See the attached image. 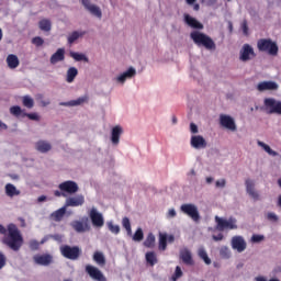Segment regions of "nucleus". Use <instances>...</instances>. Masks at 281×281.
I'll use <instances>...</instances> for the list:
<instances>
[{"label":"nucleus","mask_w":281,"mask_h":281,"mask_svg":"<svg viewBox=\"0 0 281 281\" xmlns=\"http://www.w3.org/2000/svg\"><path fill=\"white\" fill-rule=\"evenodd\" d=\"M80 205H85V195L78 194L76 196H70L66 200V207H80Z\"/></svg>","instance_id":"dca6fc26"},{"label":"nucleus","mask_w":281,"mask_h":281,"mask_svg":"<svg viewBox=\"0 0 281 281\" xmlns=\"http://www.w3.org/2000/svg\"><path fill=\"white\" fill-rule=\"evenodd\" d=\"M226 181H225V179H221V180H217L216 182H215V187L216 188H225V186H226Z\"/></svg>","instance_id":"5fc2aeb1"},{"label":"nucleus","mask_w":281,"mask_h":281,"mask_svg":"<svg viewBox=\"0 0 281 281\" xmlns=\"http://www.w3.org/2000/svg\"><path fill=\"white\" fill-rule=\"evenodd\" d=\"M256 280L257 281H267V279H265V277H257Z\"/></svg>","instance_id":"774afa93"},{"label":"nucleus","mask_w":281,"mask_h":281,"mask_svg":"<svg viewBox=\"0 0 281 281\" xmlns=\"http://www.w3.org/2000/svg\"><path fill=\"white\" fill-rule=\"evenodd\" d=\"M70 57L74 58V60H77V63H80L81 60H83L85 63H89V58L85 56V54L70 52Z\"/></svg>","instance_id":"ea45409f"},{"label":"nucleus","mask_w":281,"mask_h":281,"mask_svg":"<svg viewBox=\"0 0 281 281\" xmlns=\"http://www.w3.org/2000/svg\"><path fill=\"white\" fill-rule=\"evenodd\" d=\"M137 74V70H135V68L133 67H130L125 72L121 74L119 77H117V82H126V79L127 78H133L135 77Z\"/></svg>","instance_id":"393cba45"},{"label":"nucleus","mask_w":281,"mask_h":281,"mask_svg":"<svg viewBox=\"0 0 281 281\" xmlns=\"http://www.w3.org/2000/svg\"><path fill=\"white\" fill-rule=\"evenodd\" d=\"M85 34H87V32L74 31V32L68 36V43H69V45H72V43H76V41H78V38H80V36H85Z\"/></svg>","instance_id":"58836bf2"},{"label":"nucleus","mask_w":281,"mask_h":281,"mask_svg":"<svg viewBox=\"0 0 281 281\" xmlns=\"http://www.w3.org/2000/svg\"><path fill=\"white\" fill-rule=\"evenodd\" d=\"M158 249L160 251H166V249H168V234L159 233Z\"/></svg>","instance_id":"cd10ccee"},{"label":"nucleus","mask_w":281,"mask_h":281,"mask_svg":"<svg viewBox=\"0 0 281 281\" xmlns=\"http://www.w3.org/2000/svg\"><path fill=\"white\" fill-rule=\"evenodd\" d=\"M168 243H175V235H167Z\"/></svg>","instance_id":"69168bd1"},{"label":"nucleus","mask_w":281,"mask_h":281,"mask_svg":"<svg viewBox=\"0 0 281 281\" xmlns=\"http://www.w3.org/2000/svg\"><path fill=\"white\" fill-rule=\"evenodd\" d=\"M33 260L35 265H41L42 267H49L52 262H54V256L49 254H44V255H35L33 257Z\"/></svg>","instance_id":"4468645a"},{"label":"nucleus","mask_w":281,"mask_h":281,"mask_svg":"<svg viewBox=\"0 0 281 281\" xmlns=\"http://www.w3.org/2000/svg\"><path fill=\"white\" fill-rule=\"evenodd\" d=\"M267 218L268 221H273V223L278 222V215L276 213H268Z\"/></svg>","instance_id":"6e6d98bb"},{"label":"nucleus","mask_w":281,"mask_h":281,"mask_svg":"<svg viewBox=\"0 0 281 281\" xmlns=\"http://www.w3.org/2000/svg\"><path fill=\"white\" fill-rule=\"evenodd\" d=\"M58 189L60 190V192H64V194H76V192L80 190L78 183L72 180H67L59 183Z\"/></svg>","instance_id":"1a4fd4ad"},{"label":"nucleus","mask_w":281,"mask_h":281,"mask_svg":"<svg viewBox=\"0 0 281 281\" xmlns=\"http://www.w3.org/2000/svg\"><path fill=\"white\" fill-rule=\"evenodd\" d=\"M36 100H40L42 103V106H47L49 104V101H44L43 100V94H37Z\"/></svg>","instance_id":"13d9d810"},{"label":"nucleus","mask_w":281,"mask_h":281,"mask_svg":"<svg viewBox=\"0 0 281 281\" xmlns=\"http://www.w3.org/2000/svg\"><path fill=\"white\" fill-rule=\"evenodd\" d=\"M232 247L236 249L239 254H243L247 249V243L241 236H234L232 238Z\"/></svg>","instance_id":"a211bd4d"},{"label":"nucleus","mask_w":281,"mask_h":281,"mask_svg":"<svg viewBox=\"0 0 281 281\" xmlns=\"http://www.w3.org/2000/svg\"><path fill=\"white\" fill-rule=\"evenodd\" d=\"M224 236L222 233L217 234V235H213V240H215L216 243H218V240H223Z\"/></svg>","instance_id":"052dcab7"},{"label":"nucleus","mask_w":281,"mask_h":281,"mask_svg":"<svg viewBox=\"0 0 281 281\" xmlns=\"http://www.w3.org/2000/svg\"><path fill=\"white\" fill-rule=\"evenodd\" d=\"M175 216H177V211H175V209L169 210L168 217L169 218H175Z\"/></svg>","instance_id":"680f3d73"},{"label":"nucleus","mask_w":281,"mask_h":281,"mask_svg":"<svg viewBox=\"0 0 281 281\" xmlns=\"http://www.w3.org/2000/svg\"><path fill=\"white\" fill-rule=\"evenodd\" d=\"M89 102V95L79 97L77 100H71L68 102H60V106H80Z\"/></svg>","instance_id":"4be33fe9"},{"label":"nucleus","mask_w":281,"mask_h":281,"mask_svg":"<svg viewBox=\"0 0 281 281\" xmlns=\"http://www.w3.org/2000/svg\"><path fill=\"white\" fill-rule=\"evenodd\" d=\"M191 146L192 148L201 149V148H207V142L203 136L195 135L191 137Z\"/></svg>","instance_id":"6ab92c4d"},{"label":"nucleus","mask_w":281,"mask_h":281,"mask_svg":"<svg viewBox=\"0 0 281 281\" xmlns=\"http://www.w3.org/2000/svg\"><path fill=\"white\" fill-rule=\"evenodd\" d=\"M180 210L183 214H187L194 223H199L201 221V214L199 213V209L194 204H182Z\"/></svg>","instance_id":"423d86ee"},{"label":"nucleus","mask_w":281,"mask_h":281,"mask_svg":"<svg viewBox=\"0 0 281 281\" xmlns=\"http://www.w3.org/2000/svg\"><path fill=\"white\" fill-rule=\"evenodd\" d=\"M0 234L4 236L2 244L7 245L12 251H19L23 247V235H21V231L15 224L11 223L7 228L0 224Z\"/></svg>","instance_id":"f257e3e1"},{"label":"nucleus","mask_w":281,"mask_h":281,"mask_svg":"<svg viewBox=\"0 0 281 281\" xmlns=\"http://www.w3.org/2000/svg\"><path fill=\"white\" fill-rule=\"evenodd\" d=\"M198 256L205 262V265H212V259L207 256L205 248H199Z\"/></svg>","instance_id":"c9c22d12"},{"label":"nucleus","mask_w":281,"mask_h":281,"mask_svg":"<svg viewBox=\"0 0 281 281\" xmlns=\"http://www.w3.org/2000/svg\"><path fill=\"white\" fill-rule=\"evenodd\" d=\"M257 144H258V146H260V148H262L265 150V153L270 155V157H278V151L271 149V147L269 145H267L266 143H263L262 140H258Z\"/></svg>","instance_id":"2f4dec72"},{"label":"nucleus","mask_w":281,"mask_h":281,"mask_svg":"<svg viewBox=\"0 0 281 281\" xmlns=\"http://www.w3.org/2000/svg\"><path fill=\"white\" fill-rule=\"evenodd\" d=\"M35 148L38 153H49V150H52V145L45 140H38Z\"/></svg>","instance_id":"c85d7f7f"},{"label":"nucleus","mask_w":281,"mask_h":281,"mask_svg":"<svg viewBox=\"0 0 281 281\" xmlns=\"http://www.w3.org/2000/svg\"><path fill=\"white\" fill-rule=\"evenodd\" d=\"M241 30L245 34V36H248L249 35V26L247 25V20H244L243 23H241Z\"/></svg>","instance_id":"603ef678"},{"label":"nucleus","mask_w":281,"mask_h":281,"mask_svg":"<svg viewBox=\"0 0 281 281\" xmlns=\"http://www.w3.org/2000/svg\"><path fill=\"white\" fill-rule=\"evenodd\" d=\"M89 217L93 227L104 226V216H102V213L98 212V210L91 209L89 213Z\"/></svg>","instance_id":"f8f14e48"},{"label":"nucleus","mask_w":281,"mask_h":281,"mask_svg":"<svg viewBox=\"0 0 281 281\" xmlns=\"http://www.w3.org/2000/svg\"><path fill=\"white\" fill-rule=\"evenodd\" d=\"M108 229H110L112 234H120V225H114L112 222L108 223Z\"/></svg>","instance_id":"49530a36"},{"label":"nucleus","mask_w":281,"mask_h":281,"mask_svg":"<svg viewBox=\"0 0 281 281\" xmlns=\"http://www.w3.org/2000/svg\"><path fill=\"white\" fill-rule=\"evenodd\" d=\"M193 43L198 45V47H205V49H216V44L214 43V40L210 37L209 35H205V33L195 31L190 34Z\"/></svg>","instance_id":"f03ea898"},{"label":"nucleus","mask_w":281,"mask_h":281,"mask_svg":"<svg viewBox=\"0 0 281 281\" xmlns=\"http://www.w3.org/2000/svg\"><path fill=\"white\" fill-rule=\"evenodd\" d=\"M265 240V235H252L251 243H262Z\"/></svg>","instance_id":"3c124183"},{"label":"nucleus","mask_w":281,"mask_h":281,"mask_svg":"<svg viewBox=\"0 0 281 281\" xmlns=\"http://www.w3.org/2000/svg\"><path fill=\"white\" fill-rule=\"evenodd\" d=\"M220 255L222 256V258H229V248L227 247H222L220 250Z\"/></svg>","instance_id":"8fccbe9b"},{"label":"nucleus","mask_w":281,"mask_h":281,"mask_svg":"<svg viewBox=\"0 0 281 281\" xmlns=\"http://www.w3.org/2000/svg\"><path fill=\"white\" fill-rule=\"evenodd\" d=\"M70 226L77 234H85L86 232H91V224H89V217L85 216L81 221H72Z\"/></svg>","instance_id":"0eeeda50"},{"label":"nucleus","mask_w":281,"mask_h":281,"mask_svg":"<svg viewBox=\"0 0 281 281\" xmlns=\"http://www.w3.org/2000/svg\"><path fill=\"white\" fill-rule=\"evenodd\" d=\"M182 276H183V271L181 270V267L177 266L176 271L172 276V280L173 281L179 280V278H181Z\"/></svg>","instance_id":"de8ad7c7"},{"label":"nucleus","mask_w":281,"mask_h":281,"mask_svg":"<svg viewBox=\"0 0 281 281\" xmlns=\"http://www.w3.org/2000/svg\"><path fill=\"white\" fill-rule=\"evenodd\" d=\"M38 27L42 32H52V21L43 19L38 22Z\"/></svg>","instance_id":"473e14b6"},{"label":"nucleus","mask_w":281,"mask_h":281,"mask_svg":"<svg viewBox=\"0 0 281 281\" xmlns=\"http://www.w3.org/2000/svg\"><path fill=\"white\" fill-rule=\"evenodd\" d=\"M86 273H88V276H90V278L92 280H97V281H106V277H104V274L102 273V271H100V269H98L94 266L91 265H87L86 266Z\"/></svg>","instance_id":"9b49d317"},{"label":"nucleus","mask_w":281,"mask_h":281,"mask_svg":"<svg viewBox=\"0 0 281 281\" xmlns=\"http://www.w3.org/2000/svg\"><path fill=\"white\" fill-rule=\"evenodd\" d=\"M133 240L135 243H142L144 240V231L139 227L133 235Z\"/></svg>","instance_id":"37998d69"},{"label":"nucleus","mask_w":281,"mask_h":281,"mask_svg":"<svg viewBox=\"0 0 281 281\" xmlns=\"http://www.w3.org/2000/svg\"><path fill=\"white\" fill-rule=\"evenodd\" d=\"M257 48L259 52L269 54V56H276L280 48L278 43L273 42L271 38H260L257 41Z\"/></svg>","instance_id":"7ed1b4c3"},{"label":"nucleus","mask_w":281,"mask_h":281,"mask_svg":"<svg viewBox=\"0 0 281 281\" xmlns=\"http://www.w3.org/2000/svg\"><path fill=\"white\" fill-rule=\"evenodd\" d=\"M215 223L216 229L218 232H225V229H238L236 217H229L228 220H225L216 215Z\"/></svg>","instance_id":"39448f33"},{"label":"nucleus","mask_w":281,"mask_h":281,"mask_svg":"<svg viewBox=\"0 0 281 281\" xmlns=\"http://www.w3.org/2000/svg\"><path fill=\"white\" fill-rule=\"evenodd\" d=\"M10 113L11 115H14V117H23V113L25 112L23 111V109H21V106L13 105L10 108Z\"/></svg>","instance_id":"a19ab883"},{"label":"nucleus","mask_w":281,"mask_h":281,"mask_svg":"<svg viewBox=\"0 0 281 281\" xmlns=\"http://www.w3.org/2000/svg\"><path fill=\"white\" fill-rule=\"evenodd\" d=\"M65 214H67V206H63L58 209L57 211L52 213V218H54L56 222L63 221Z\"/></svg>","instance_id":"7c9ffc66"},{"label":"nucleus","mask_w":281,"mask_h":281,"mask_svg":"<svg viewBox=\"0 0 281 281\" xmlns=\"http://www.w3.org/2000/svg\"><path fill=\"white\" fill-rule=\"evenodd\" d=\"M184 22L193 30H203V24L196 19L192 18L190 14H184Z\"/></svg>","instance_id":"5701e85b"},{"label":"nucleus","mask_w":281,"mask_h":281,"mask_svg":"<svg viewBox=\"0 0 281 281\" xmlns=\"http://www.w3.org/2000/svg\"><path fill=\"white\" fill-rule=\"evenodd\" d=\"M59 251L64 258H67V260H78L82 255V250L78 246L64 245L60 246Z\"/></svg>","instance_id":"20e7f679"},{"label":"nucleus","mask_w":281,"mask_h":281,"mask_svg":"<svg viewBox=\"0 0 281 281\" xmlns=\"http://www.w3.org/2000/svg\"><path fill=\"white\" fill-rule=\"evenodd\" d=\"M93 260L97 262V265H100L101 267H104L106 265V259L104 258V255L100 251H95L93 254Z\"/></svg>","instance_id":"e433bc0d"},{"label":"nucleus","mask_w":281,"mask_h":281,"mask_svg":"<svg viewBox=\"0 0 281 281\" xmlns=\"http://www.w3.org/2000/svg\"><path fill=\"white\" fill-rule=\"evenodd\" d=\"M122 225L124 229H126L128 236H131V234H133V229L131 227V220L128 217H123Z\"/></svg>","instance_id":"c03bdc74"},{"label":"nucleus","mask_w":281,"mask_h":281,"mask_svg":"<svg viewBox=\"0 0 281 281\" xmlns=\"http://www.w3.org/2000/svg\"><path fill=\"white\" fill-rule=\"evenodd\" d=\"M122 133H124V131L120 125H116L112 128L111 142L112 144H114V146H117V144H120V137L122 136Z\"/></svg>","instance_id":"b1692460"},{"label":"nucleus","mask_w":281,"mask_h":281,"mask_svg":"<svg viewBox=\"0 0 281 281\" xmlns=\"http://www.w3.org/2000/svg\"><path fill=\"white\" fill-rule=\"evenodd\" d=\"M190 131H191V133L196 134V133H199V126H196V124H194V123H191Z\"/></svg>","instance_id":"bf43d9fd"},{"label":"nucleus","mask_w":281,"mask_h":281,"mask_svg":"<svg viewBox=\"0 0 281 281\" xmlns=\"http://www.w3.org/2000/svg\"><path fill=\"white\" fill-rule=\"evenodd\" d=\"M22 104L26 109H34V99H32L30 95H24L22 99Z\"/></svg>","instance_id":"79ce46f5"},{"label":"nucleus","mask_w":281,"mask_h":281,"mask_svg":"<svg viewBox=\"0 0 281 281\" xmlns=\"http://www.w3.org/2000/svg\"><path fill=\"white\" fill-rule=\"evenodd\" d=\"M251 58H256V52H254V47L249 44H244L239 52V60L241 63H247L251 60Z\"/></svg>","instance_id":"9d476101"},{"label":"nucleus","mask_w":281,"mask_h":281,"mask_svg":"<svg viewBox=\"0 0 281 281\" xmlns=\"http://www.w3.org/2000/svg\"><path fill=\"white\" fill-rule=\"evenodd\" d=\"M4 190H5L7 196H11L12 198V196H19V194H21V191H19L16 189V187L14 184H12V183L5 184Z\"/></svg>","instance_id":"c756f323"},{"label":"nucleus","mask_w":281,"mask_h":281,"mask_svg":"<svg viewBox=\"0 0 281 281\" xmlns=\"http://www.w3.org/2000/svg\"><path fill=\"white\" fill-rule=\"evenodd\" d=\"M22 117H29V120H33L34 122H38L41 116L37 113H23Z\"/></svg>","instance_id":"a18cd8bd"},{"label":"nucleus","mask_w":281,"mask_h":281,"mask_svg":"<svg viewBox=\"0 0 281 281\" xmlns=\"http://www.w3.org/2000/svg\"><path fill=\"white\" fill-rule=\"evenodd\" d=\"M220 124L224 128H227V131H232V132L236 131V122L234 121V117L227 114L220 115Z\"/></svg>","instance_id":"ddd939ff"},{"label":"nucleus","mask_w":281,"mask_h":281,"mask_svg":"<svg viewBox=\"0 0 281 281\" xmlns=\"http://www.w3.org/2000/svg\"><path fill=\"white\" fill-rule=\"evenodd\" d=\"M63 60H65V49L58 48L50 57V65H56V63H60Z\"/></svg>","instance_id":"a878e982"},{"label":"nucleus","mask_w":281,"mask_h":281,"mask_svg":"<svg viewBox=\"0 0 281 281\" xmlns=\"http://www.w3.org/2000/svg\"><path fill=\"white\" fill-rule=\"evenodd\" d=\"M245 186L247 194H249L254 201H258L260 199V194L256 191V182L251 179H246Z\"/></svg>","instance_id":"2eb2a0df"},{"label":"nucleus","mask_w":281,"mask_h":281,"mask_svg":"<svg viewBox=\"0 0 281 281\" xmlns=\"http://www.w3.org/2000/svg\"><path fill=\"white\" fill-rule=\"evenodd\" d=\"M258 91H278L276 81H262L257 86Z\"/></svg>","instance_id":"412c9836"},{"label":"nucleus","mask_w":281,"mask_h":281,"mask_svg":"<svg viewBox=\"0 0 281 281\" xmlns=\"http://www.w3.org/2000/svg\"><path fill=\"white\" fill-rule=\"evenodd\" d=\"M76 76H78V68L70 67L67 70L66 81L67 82H74V80H76Z\"/></svg>","instance_id":"f704fd0d"},{"label":"nucleus","mask_w":281,"mask_h":281,"mask_svg":"<svg viewBox=\"0 0 281 281\" xmlns=\"http://www.w3.org/2000/svg\"><path fill=\"white\" fill-rule=\"evenodd\" d=\"M33 45H36V47H42V45L45 43V40L41 36L33 37L32 40Z\"/></svg>","instance_id":"09e8293b"},{"label":"nucleus","mask_w":281,"mask_h":281,"mask_svg":"<svg viewBox=\"0 0 281 281\" xmlns=\"http://www.w3.org/2000/svg\"><path fill=\"white\" fill-rule=\"evenodd\" d=\"M155 235L153 233H148L146 239L144 240L143 245L147 249H154L155 248Z\"/></svg>","instance_id":"72a5a7b5"},{"label":"nucleus","mask_w":281,"mask_h":281,"mask_svg":"<svg viewBox=\"0 0 281 281\" xmlns=\"http://www.w3.org/2000/svg\"><path fill=\"white\" fill-rule=\"evenodd\" d=\"M82 5L92 14L93 16H97L98 19H102V10L99 9L98 5L91 4V1L89 0H81Z\"/></svg>","instance_id":"f3484780"},{"label":"nucleus","mask_w":281,"mask_h":281,"mask_svg":"<svg viewBox=\"0 0 281 281\" xmlns=\"http://www.w3.org/2000/svg\"><path fill=\"white\" fill-rule=\"evenodd\" d=\"M263 104L270 115L273 113L281 115V101H278L273 98H267L265 99Z\"/></svg>","instance_id":"6e6552de"},{"label":"nucleus","mask_w":281,"mask_h":281,"mask_svg":"<svg viewBox=\"0 0 281 281\" xmlns=\"http://www.w3.org/2000/svg\"><path fill=\"white\" fill-rule=\"evenodd\" d=\"M30 249H32L33 251H36V249H38V241H36V240H31L30 241Z\"/></svg>","instance_id":"864d4df0"},{"label":"nucleus","mask_w":281,"mask_h":281,"mask_svg":"<svg viewBox=\"0 0 281 281\" xmlns=\"http://www.w3.org/2000/svg\"><path fill=\"white\" fill-rule=\"evenodd\" d=\"M180 259L184 265H188L189 267H192L194 265V259H192V252L188 248L180 250Z\"/></svg>","instance_id":"aec40b11"},{"label":"nucleus","mask_w":281,"mask_h":281,"mask_svg":"<svg viewBox=\"0 0 281 281\" xmlns=\"http://www.w3.org/2000/svg\"><path fill=\"white\" fill-rule=\"evenodd\" d=\"M38 203H43V201H47V196L46 195H41L38 199H37Z\"/></svg>","instance_id":"338daca9"},{"label":"nucleus","mask_w":281,"mask_h":281,"mask_svg":"<svg viewBox=\"0 0 281 281\" xmlns=\"http://www.w3.org/2000/svg\"><path fill=\"white\" fill-rule=\"evenodd\" d=\"M3 267H5V255L0 252V269H3Z\"/></svg>","instance_id":"4d7b16f0"},{"label":"nucleus","mask_w":281,"mask_h":281,"mask_svg":"<svg viewBox=\"0 0 281 281\" xmlns=\"http://www.w3.org/2000/svg\"><path fill=\"white\" fill-rule=\"evenodd\" d=\"M7 65L9 69H16L19 65H21V61L19 60V57L14 54H10L7 56Z\"/></svg>","instance_id":"bb28decb"},{"label":"nucleus","mask_w":281,"mask_h":281,"mask_svg":"<svg viewBox=\"0 0 281 281\" xmlns=\"http://www.w3.org/2000/svg\"><path fill=\"white\" fill-rule=\"evenodd\" d=\"M145 258L150 267H155V265H157V255L155 251L146 252Z\"/></svg>","instance_id":"4c0bfd02"},{"label":"nucleus","mask_w":281,"mask_h":281,"mask_svg":"<svg viewBox=\"0 0 281 281\" xmlns=\"http://www.w3.org/2000/svg\"><path fill=\"white\" fill-rule=\"evenodd\" d=\"M54 195H55V196H67V194L65 193V191H59V190L54 191Z\"/></svg>","instance_id":"e2e57ef3"},{"label":"nucleus","mask_w":281,"mask_h":281,"mask_svg":"<svg viewBox=\"0 0 281 281\" xmlns=\"http://www.w3.org/2000/svg\"><path fill=\"white\" fill-rule=\"evenodd\" d=\"M0 130L8 131V125L5 123H3L2 121H0Z\"/></svg>","instance_id":"0e129e2a"}]
</instances>
